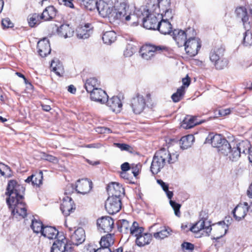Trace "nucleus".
Returning a JSON list of instances; mask_svg holds the SVG:
<instances>
[{"mask_svg":"<svg viewBox=\"0 0 252 252\" xmlns=\"http://www.w3.org/2000/svg\"><path fill=\"white\" fill-rule=\"evenodd\" d=\"M25 189L14 180L8 181L5 195L6 202L11 211V215L17 220L25 218L27 216L26 205L23 202Z\"/></svg>","mask_w":252,"mask_h":252,"instance_id":"nucleus-1","label":"nucleus"},{"mask_svg":"<svg viewBox=\"0 0 252 252\" xmlns=\"http://www.w3.org/2000/svg\"><path fill=\"white\" fill-rule=\"evenodd\" d=\"M179 156L178 152L171 153L167 149L161 148L154 156L150 167L151 172L153 174H158L167 164L176 162Z\"/></svg>","mask_w":252,"mask_h":252,"instance_id":"nucleus-2","label":"nucleus"},{"mask_svg":"<svg viewBox=\"0 0 252 252\" xmlns=\"http://www.w3.org/2000/svg\"><path fill=\"white\" fill-rule=\"evenodd\" d=\"M111 15V19L113 21L120 20L122 21H128L130 19L133 20V25L137 26L138 24V20L135 21L137 17L135 11L131 14L129 12V6L125 2H121L116 5L114 7L113 13Z\"/></svg>","mask_w":252,"mask_h":252,"instance_id":"nucleus-3","label":"nucleus"},{"mask_svg":"<svg viewBox=\"0 0 252 252\" xmlns=\"http://www.w3.org/2000/svg\"><path fill=\"white\" fill-rule=\"evenodd\" d=\"M205 143L211 144L217 148L220 154L227 156L230 151V144L221 134L210 133L206 137Z\"/></svg>","mask_w":252,"mask_h":252,"instance_id":"nucleus-4","label":"nucleus"},{"mask_svg":"<svg viewBox=\"0 0 252 252\" xmlns=\"http://www.w3.org/2000/svg\"><path fill=\"white\" fill-rule=\"evenodd\" d=\"M169 51V48L164 45H156L145 44L142 46L139 50L142 58L145 60L152 59L157 53H162Z\"/></svg>","mask_w":252,"mask_h":252,"instance_id":"nucleus-5","label":"nucleus"},{"mask_svg":"<svg viewBox=\"0 0 252 252\" xmlns=\"http://www.w3.org/2000/svg\"><path fill=\"white\" fill-rule=\"evenodd\" d=\"M224 50L223 47L220 46L212 49L210 53V60L217 69H222L227 65V60L223 58Z\"/></svg>","mask_w":252,"mask_h":252,"instance_id":"nucleus-6","label":"nucleus"},{"mask_svg":"<svg viewBox=\"0 0 252 252\" xmlns=\"http://www.w3.org/2000/svg\"><path fill=\"white\" fill-rule=\"evenodd\" d=\"M159 0H148L147 5L141 6L138 9H135V13L137 17L148 15L149 13H155L159 16L160 10L158 7Z\"/></svg>","mask_w":252,"mask_h":252,"instance_id":"nucleus-7","label":"nucleus"},{"mask_svg":"<svg viewBox=\"0 0 252 252\" xmlns=\"http://www.w3.org/2000/svg\"><path fill=\"white\" fill-rule=\"evenodd\" d=\"M190 35L183 46L185 47L186 53L190 57H194L198 54L201 43L198 38Z\"/></svg>","mask_w":252,"mask_h":252,"instance_id":"nucleus-8","label":"nucleus"},{"mask_svg":"<svg viewBox=\"0 0 252 252\" xmlns=\"http://www.w3.org/2000/svg\"><path fill=\"white\" fill-rule=\"evenodd\" d=\"M195 32L193 29L189 28L186 31L176 29L173 31V38L179 47H182L190 35L194 36Z\"/></svg>","mask_w":252,"mask_h":252,"instance_id":"nucleus-9","label":"nucleus"},{"mask_svg":"<svg viewBox=\"0 0 252 252\" xmlns=\"http://www.w3.org/2000/svg\"><path fill=\"white\" fill-rule=\"evenodd\" d=\"M162 14L159 16L155 13H149V15H145L141 17H137V18H142L143 27L148 30H156L157 29L158 24L159 22V20L161 18Z\"/></svg>","mask_w":252,"mask_h":252,"instance_id":"nucleus-10","label":"nucleus"},{"mask_svg":"<svg viewBox=\"0 0 252 252\" xmlns=\"http://www.w3.org/2000/svg\"><path fill=\"white\" fill-rule=\"evenodd\" d=\"M51 252H71V247L64 236H59L52 245Z\"/></svg>","mask_w":252,"mask_h":252,"instance_id":"nucleus-11","label":"nucleus"},{"mask_svg":"<svg viewBox=\"0 0 252 252\" xmlns=\"http://www.w3.org/2000/svg\"><path fill=\"white\" fill-rule=\"evenodd\" d=\"M120 198L109 196L105 202V208L109 214H114L118 212L121 208Z\"/></svg>","mask_w":252,"mask_h":252,"instance_id":"nucleus-12","label":"nucleus"},{"mask_svg":"<svg viewBox=\"0 0 252 252\" xmlns=\"http://www.w3.org/2000/svg\"><path fill=\"white\" fill-rule=\"evenodd\" d=\"M114 7L111 2H106L104 0H99L95 8L103 17H108L111 19Z\"/></svg>","mask_w":252,"mask_h":252,"instance_id":"nucleus-13","label":"nucleus"},{"mask_svg":"<svg viewBox=\"0 0 252 252\" xmlns=\"http://www.w3.org/2000/svg\"><path fill=\"white\" fill-rule=\"evenodd\" d=\"M228 224H226L224 221L211 225L210 228L213 231V239L218 240L223 237L228 229Z\"/></svg>","mask_w":252,"mask_h":252,"instance_id":"nucleus-14","label":"nucleus"},{"mask_svg":"<svg viewBox=\"0 0 252 252\" xmlns=\"http://www.w3.org/2000/svg\"><path fill=\"white\" fill-rule=\"evenodd\" d=\"M146 101L144 96L137 93L131 100V106L135 114H140L146 107Z\"/></svg>","mask_w":252,"mask_h":252,"instance_id":"nucleus-15","label":"nucleus"},{"mask_svg":"<svg viewBox=\"0 0 252 252\" xmlns=\"http://www.w3.org/2000/svg\"><path fill=\"white\" fill-rule=\"evenodd\" d=\"M210 226L211 224L209 221L205 219H201L194 224L189 227V230L194 233H198L203 230L206 234L209 235L211 231Z\"/></svg>","mask_w":252,"mask_h":252,"instance_id":"nucleus-16","label":"nucleus"},{"mask_svg":"<svg viewBox=\"0 0 252 252\" xmlns=\"http://www.w3.org/2000/svg\"><path fill=\"white\" fill-rule=\"evenodd\" d=\"M97 225L100 232L108 233L113 228L114 220L110 217H102L97 220Z\"/></svg>","mask_w":252,"mask_h":252,"instance_id":"nucleus-17","label":"nucleus"},{"mask_svg":"<svg viewBox=\"0 0 252 252\" xmlns=\"http://www.w3.org/2000/svg\"><path fill=\"white\" fill-rule=\"evenodd\" d=\"M249 204L247 202L240 203L232 211V214L237 221H240L244 219L249 210Z\"/></svg>","mask_w":252,"mask_h":252,"instance_id":"nucleus-18","label":"nucleus"},{"mask_svg":"<svg viewBox=\"0 0 252 252\" xmlns=\"http://www.w3.org/2000/svg\"><path fill=\"white\" fill-rule=\"evenodd\" d=\"M92 185V182L87 179H82L77 181L75 189L78 193L85 194L90 192Z\"/></svg>","mask_w":252,"mask_h":252,"instance_id":"nucleus-19","label":"nucleus"},{"mask_svg":"<svg viewBox=\"0 0 252 252\" xmlns=\"http://www.w3.org/2000/svg\"><path fill=\"white\" fill-rule=\"evenodd\" d=\"M107 190L109 196L120 198L124 193V189L118 183L112 182L108 185Z\"/></svg>","mask_w":252,"mask_h":252,"instance_id":"nucleus-20","label":"nucleus"},{"mask_svg":"<svg viewBox=\"0 0 252 252\" xmlns=\"http://www.w3.org/2000/svg\"><path fill=\"white\" fill-rule=\"evenodd\" d=\"M91 99L94 101L104 104L108 96L106 92L101 89L97 88L90 93Z\"/></svg>","mask_w":252,"mask_h":252,"instance_id":"nucleus-21","label":"nucleus"},{"mask_svg":"<svg viewBox=\"0 0 252 252\" xmlns=\"http://www.w3.org/2000/svg\"><path fill=\"white\" fill-rule=\"evenodd\" d=\"M37 48L39 54L42 57L49 54L51 51L49 41L46 38H44L38 42Z\"/></svg>","mask_w":252,"mask_h":252,"instance_id":"nucleus-22","label":"nucleus"},{"mask_svg":"<svg viewBox=\"0 0 252 252\" xmlns=\"http://www.w3.org/2000/svg\"><path fill=\"white\" fill-rule=\"evenodd\" d=\"M105 103L113 112L116 113L121 112L123 105L120 97L114 96L109 99L108 98Z\"/></svg>","mask_w":252,"mask_h":252,"instance_id":"nucleus-23","label":"nucleus"},{"mask_svg":"<svg viewBox=\"0 0 252 252\" xmlns=\"http://www.w3.org/2000/svg\"><path fill=\"white\" fill-rule=\"evenodd\" d=\"M74 209L75 205L71 198L67 196L64 197L61 205V210L64 215H69L70 212Z\"/></svg>","mask_w":252,"mask_h":252,"instance_id":"nucleus-24","label":"nucleus"},{"mask_svg":"<svg viewBox=\"0 0 252 252\" xmlns=\"http://www.w3.org/2000/svg\"><path fill=\"white\" fill-rule=\"evenodd\" d=\"M44 237L49 240L57 239L59 237V231L55 227L51 226H45L41 233Z\"/></svg>","mask_w":252,"mask_h":252,"instance_id":"nucleus-25","label":"nucleus"},{"mask_svg":"<svg viewBox=\"0 0 252 252\" xmlns=\"http://www.w3.org/2000/svg\"><path fill=\"white\" fill-rule=\"evenodd\" d=\"M85 239V233L84 230L81 228H78L75 230L71 236V240L73 244L78 245L82 243Z\"/></svg>","mask_w":252,"mask_h":252,"instance_id":"nucleus-26","label":"nucleus"},{"mask_svg":"<svg viewBox=\"0 0 252 252\" xmlns=\"http://www.w3.org/2000/svg\"><path fill=\"white\" fill-rule=\"evenodd\" d=\"M157 30L162 34H168L172 31V26L167 19H162L158 23Z\"/></svg>","mask_w":252,"mask_h":252,"instance_id":"nucleus-27","label":"nucleus"},{"mask_svg":"<svg viewBox=\"0 0 252 252\" xmlns=\"http://www.w3.org/2000/svg\"><path fill=\"white\" fill-rule=\"evenodd\" d=\"M58 34L64 38L73 35L74 31L68 24H63L57 30Z\"/></svg>","mask_w":252,"mask_h":252,"instance_id":"nucleus-28","label":"nucleus"},{"mask_svg":"<svg viewBox=\"0 0 252 252\" xmlns=\"http://www.w3.org/2000/svg\"><path fill=\"white\" fill-rule=\"evenodd\" d=\"M152 239V236L148 233L143 232L137 239H135L136 245L139 247H143L150 243Z\"/></svg>","mask_w":252,"mask_h":252,"instance_id":"nucleus-29","label":"nucleus"},{"mask_svg":"<svg viewBox=\"0 0 252 252\" xmlns=\"http://www.w3.org/2000/svg\"><path fill=\"white\" fill-rule=\"evenodd\" d=\"M235 13L237 17L240 18L243 23L244 27L246 29L247 22L249 20L248 13L246 8L243 6H240L236 8Z\"/></svg>","mask_w":252,"mask_h":252,"instance_id":"nucleus-30","label":"nucleus"},{"mask_svg":"<svg viewBox=\"0 0 252 252\" xmlns=\"http://www.w3.org/2000/svg\"><path fill=\"white\" fill-rule=\"evenodd\" d=\"M57 14V10L53 6L47 7L43 11L40 18L45 21H48L54 18Z\"/></svg>","mask_w":252,"mask_h":252,"instance_id":"nucleus-31","label":"nucleus"},{"mask_svg":"<svg viewBox=\"0 0 252 252\" xmlns=\"http://www.w3.org/2000/svg\"><path fill=\"white\" fill-rule=\"evenodd\" d=\"M194 141V137L192 134L183 136L180 140L179 144L181 148L185 150L190 147Z\"/></svg>","mask_w":252,"mask_h":252,"instance_id":"nucleus-32","label":"nucleus"},{"mask_svg":"<svg viewBox=\"0 0 252 252\" xmlns=\"http://www.w3.org/2000/svg\"><path fill=\"white\" fill-rule=\"evenodd\" d=\"M199 124L200 123L197 121L195 117L188 116L182 122L181 126L185 129H189Z\"/></svg>","mask_w":252,"mask_h":252,"instance_id":"nucleus-33","label":"nucleus"},{"mask_svg":"<svg viewBox=\"0 0 252 252\" xmlns=\"http://www.w3.org/2000/svg\"><path fill=\"white\" fill-rule=\"evenodd\" d=\"M51 68L59 76H62L64 73V68L63 64L57 59H54L52 61Z\"/></svg>","mask_w":252,"mask_h":252,"instance_id":"nucleus-34","label":"nucleus"},{"mask_svg":"<svg viewBox=\"0 0 252 252\" xmlns=\"http://www.w3.org/2000/svg\"><path fill=\"white\" fill-rule=\"evenodd\" d=\"M165 192L166 194L167 197L169 199H171L173 195V192L169 191L168 189H167V190L165 191ZM169 203L174 211L175 215L177 217H180L181 216L180 209L181 207V205L180 204L176 203L175 201H172L171 200H170Z\"/></svg>","mask_w":252,"mask_h":252,"instance_id":"nucleus-35","label":"nucleus"},{"mask_svg":"<svg viewBox=\"0 0 252 252\" xmlns=\"http://www.w3.org/2000/svg\"><path fill=\"white\" fill-rule=\"evenodd\" d=\"M114 242L113 235L107 234L101 237L99 244L101 248L107 249L111 245L113 244Z\"/></svg>","mask_w":252,"mask_h":252,"instance_id":"nucleus-36","label":"nucleus"},{"mask_svg":"<svg viewBox=\"0 0 252 252\" xmlns=\"http://www.w3.org/2000/svg\"><path fill=\"white\" fill-rule=\"evenodd\" d=\"M241 154H248L251 152V145L248 140H243L237 144L236 147Z\"/></svg>","mask_w":252,"mask_h":252,"instance_id":"nucleus-37","label":"nucleus"},{"mask_svg":"<svg viewBox=\"0 0 252 252\" xmlns=\"http://www.w3.org/2000/svg\"><path fill=\"white\" fill-rule=\"evenodd\" d=\"M116 33L114 31H107L105 32L102 37L103 42L108 45L114 42L116 40Z\"/></svg>","mask_w":252,"mask_h":252,"instance_id":"nucleus-38","label":"nucleus"},{"mask_svg":"<svg viewBox=\"0 0 252 252\" xmlns=\"http://www.w3.org/2000/svg\"><path fill=\"white\" fill-rule=\"evenodd\" d=\"M144 228L140 226L138 223L134 221L131 223L129 233L137 239L140 235L144 232Z\"/></svg>","mask_w":252,"mask_h":252,"instance_id":"nucleus-39","label":"nucleus"},{"mask_svg":"<svg viewBox=\"0 0 252 252\" xmlns=\"http://www.w3.org/2000/svg\"><path fill=\"white\" fill-rule=\"evenodd\" d=\"M77 35L79 38L86 39L90 36V30L88 24L80 27L76 30Z\"/></svg>","mask_w":252,"mask_h":252,"instance_id":"nucleus-40","label":"nucleus"},{"mask_svg":"<svg viewBox=\"0 0 252 252\" xmlns=\"http://www.w3.org/2000/svg\"><path fill=\"white\" fill-rule=\"evenodd\" d=\"M99 83L95 78H90L87 80L85 84V87L87 92L91 93L95 89H97Z\"/></svg>","mask_w":252,"mask_h":252,"instance_id":"nucleus-41","label":"nucleus"},{"mask_svg":"<svg viewBox=\"0 0 252 252\" xmlns=\"http://www.w3.org/2000/svg\"><path fill=\"white\" fill-rule=\"evenodd\" d=\"M119 229L120 231L124 233H128L130 232V229L131 224L126 220H121L118 222Z\"/></svg>","mask_w":252,"mask_h":252,"instance_id":"nucleus-42","label":"nucleus"},{"mask_svg":"<svg viewBox=\"0 0 252 252\" xmlns=\"http://www.w3.org/2000/svg\"><path fill=\"white\" fill-rule=\"evenodd\" d=\"M171 230L169 227H164L159 232H157L154 234V237L157 239H163L171 235Z\"/></svg>","mask_w":252,"mask_h":252,"instance_id":"nucleus-43","label":"nucleus"},{"mask_svg":"<svg viewBox=\"0 0 252 252\" xmlns=\"http://www.w3.org/2000/svg\"><path fill=\"white\" fill-rule=\"evenodd\" d=\"M241 153L236 147L231 148L230 146V151L228 153V158L232 161H237L241 156Z\"/></svg>","mask_w":252,"mask_h":252,"instance_id":"nucleus-44","label":"nucleus"},{"mask_svg":"<svg viewBox=\"0 0 252 252\" xmlns=\"http://www.w3.org/2000/svg\"><path fill=\"white\" fill-rule=\"evenodd\" d=\"M41 19L42 18H40L38 14L34 13L29 16L28 21L31 27H34L40 23Z\"/></svg>","mask_w":252,"mask_h":252,"instance_id":"nucleus-45","label":"nucleus"},{"mask_svg":"<svg viewBox=\"0 0 252 252\" xmlns=\"http://www.w3.org/2000/svg\"><path fill=\"white\" fill-rule=\"evenodd\" d=\"M185 93V87L182 86L181 87L178 88L177 92L174 93L172 96L171 98L173 102H179L182 98Z\"/></svg>","mask_w":252,"mask_h":252,"instance_id":"nucleus-46","label":"nucleus"},{"mask_svg":"<svg viewBox=\"0 0 252 252\" xmlns=\"http://www.w3.org/2000/svg\"><path fill=\"white\" fill-rule=\"evenodd\" d=\"M31 226L34 232L36 233H41L42 229L45 226L43 225L42 222L40 220L33 219L32 220V223Z\"/></svg>","mask_w":252,"mask_h":252,"instance_id":"nucleus-47","label":"nucleus"},{"mask_svg":"<svg viewBox=\"0 0 252 252\" xmlns=\"http://www.w3.org/2000/svg\"><path fill=\"white\" fill-rule=\"evenodd\" d=\"M243 44L245 46L252 45V33L249 30H247L244 33Z\"/></svg>","mask_w":252,"mask_h":252,"instance_id":"nucleus-48","label":"nucleus"},{"mask_svg":"<svg viewBox=\"0 0 252 252\" xmlns=\"http://www.w3.org/2000/svg\"><path fill=\"white\" fill-rule=\"evenodd\" d=\"M11 170L8 166L0 162V173L2 176L10 177L11 175Z\"/></svg>","mask_w":252,"mask_h":252,"instance_id":"nucleus-49","label":"nucleus"},{"mask_svg":"<svg viewBox=\"0 0 252 252\" xmlns=\"http://www.w3.org/2000/svg\"><path fill=\"white\" fill-rule=\"evenodd\" d=\"M114 145L120 149L121 151H126L130 153H132L134 151L132 147L126 144L114 143Z\"/></svg>","mask_w":252,"mask_h":252,"instance_id":"nucleus-50","label":"nucleus"},{"mask_svg":"<svg viewBox=\"0 0 252 252\" xmlns=\"http://www.w3.org/2000/svg\"><path fill=\"white\" fill-rule=\"evenodd\" d=\"M136 47L131 45L128 44L124 52V55L126 57H129L136 52Z\"/></svg>","mask_w":252,"mask_h":252,"instance_id":"nucleus-51","label":"nucleus"},{"mask_svg":"<svg viewBox=\"0 0 252 252\" xmlns=\"http://www.w3.org/2000/svg\"><path fill=\"white\" fill-rule=\"evenodd\" d=\"M171 0H159L158 7L161 10L166 8H168L170 7Z\"/></svg>","mask_w":252,"mask_h":252,"instance_id":"nucleus-52","label":"nucleus"},{"mask_svg":"<svg viewBox=\"0 0 252 252\" xmlns=\"http://www.w3.org/2000/svg\"><path fill=\"white\" fill-rule=\"evenodd\" d=\"M42 178V172L40 171L39 174L37 175H33V178L32 180V185L38 186L41 184Z\"/></svg>","mask_w":252,"mask_h":252,"instance_id":"nucleus-53","label":"nucleus"},{"mask_svg":"<svg viewBox=\"0 0 252 252\" xmlns=\"http://www.w3.org/2000/svg\"><path fill=\"white\" fill-rule=\"evenodd\" d=\"M42 158L52 163H57L58 161V160L56 157L50 155L46 154L45 153H43Z\"/></svg>","mask_w":252,"mask_h":252,"instance_id":"nucleus-54","label":"nucleus"},{"mask_svg":"<svg viewBox=\"0 0 252 252\" xmlns=\"http://www.w3.org/2000/svg\"><path fill=\"white\" fill-rule=\"evenodd\" d=\"M160 13L161 14L160 15L162 14V16H161L162 19H163V17H166L167 20V18H172V9H171L170 7L161 10V12Z\"/></svg>","mask_w":252,"mask_h":252,"instance_id":"nucleus-55","label":"nucleus"},{"mask_svg":"<svg viewBox=\"0 0 252 252\" xmlns=\"http://www.w3.org/2000/svg\"><path fill=\"white\" fill-rule=\"evenodd\" d=\"M1 25L3 28H12L13 27V24L8 18L3 19L1 21Z\"/></svg>","mask_w":252,"mask_h":252,"instance_id":"nucleus-56","label":"nucleus"},{"mask_svg":"<svg viewBox=\"0 0 252 252\" xmlns=\"http://www.w3.org/2000/svg\"><path fill=\"white\" fill-rule=\"evenodd\" d=\"M59 1L61 4H63L70 8H74L72 0H59Z\"/></svg>","mask_w":252,"mask_h":252,"instance_id":"nucleus-57","label":"nucleus"},{"mask_svg":"<svg viewBox=\"0 0 252 252\" xmlns=\"http://www.w3.org/2000/svg\"><path fill=\"white\" fill-rule=\"evenodd\" d=\"M96 131L100 133H110L112 132L111 130L106 127H98Z\"/></svg>","mask_w":252,"mask_h":252,"instance_id":"nucleus-58","label":"nucleus"},{"mask_svg":"<svg viewBox=\"0 0 252 252\" xmlns=\"http://www.w3.org/2000/svg\"><path fill=\"white\" fill-rule=\"evenodd\" d=\"M182 247L183 249L188 251H192L194 249L193 244L189 242H184L182 244Z\"/></svg>","mask_w":252,"mask_h":252,"instance_id":"nucleus-59","label":"nucleus"},{"mask_svg":"<svg viewBox=\"0 0 252 252\" xmlns=\"http://www.w3.org/2000/svg\"><path fill=\"white\" fill-rule=\"evenodd\" d=\"M183 86L186 87H188L190 83V79L188 75L186 77L182 79Z\"/></svg>","mask_w":252,"mask_h":252,"instance_id":"nucleus-60","label":"nucleus"},{"mask_svg":"<svg viewBox=\"0 0 252 252\" xmlns=\"http://www.w3.org/2000/svg\"><path fill=\"white\" fill-rule=\"evenodd\" d=\"M139 166L138 165H133L130 169L134 177H136L139 173Z\"/></svg>","mask_w":252,"mask_h":252,"instance_id":"nucleus-61","label":"nucleus"},{"mask_svg":"<svg viewBox=\"0 0 252 252\" xmlns=\"http://www.w3.org/2000/svg\"><path fill=\"white\" fill-rule=\"evenodd\" d=\"M157 183L161 187L163 190L165 191L168 189V185L164 183L162 180H157Z\"/></svg>","mask_w":252,"mask_h":252,"instance_id":"nucleus-62","label":"nucleus"},{"mask_svg":"<svg viewBox=\"0 0 252 252\" xmlns=\"http://www.w3.org/2000/svg\"><path fill=\"white\" fill-rule=\"evenodd\" d=\"M122 172H126L130 170V167L128 162H125L121 165V166Z\"/></svg>","mask_w":252,"mask_h":252,"instance_id":"nucleus-63","label":"nucleus"},{"mask_svg":"<svg viewBox=\"0 0 252 252\" xmlns=\"http://www.w3.org/2000/svg\"><path fill=\"white\" fill-rule=\"evenodd\" d=\"M86 252H104L103 250V249H102L101 248H99V249L95 250L94 248L92 247H90L87 249Z\"/></svg>","mask_w":252,"mask_h":252,"instance_id":"nucleus-64","label":"nucleus"}]
</instances>
